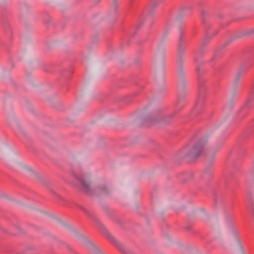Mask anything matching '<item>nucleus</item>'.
<instances>
[{
	"label": "nucleus",
	"instance_id": "obj_17",
	"mask_svg": "<svg viewBox=\"0 0 254 254\" xmlns=\"http://www.w3.org/2000/svg\"><path fill=\"white\" fill-rule=\"evenodd\" d=\"M225 221H232L231 216L229 215H225V218L224 220Z\"/></svg>",
	"mask_w": 254,
	"mask_h": 254
},
{
	"label": "nucleus",
	"instance_id": "obj_10",
	"mask_svg": "<svg viewBox=\"0 0 254 254\" xmlns=\"http://www.w3.org/2000/svg\"><path fill=\"white\" fill-rule=\"evenodd\" d=\"M172 27L171 23H166L163 31L164 36H166L170 32Z\"/></svg>",
	"mask_w": 254,
	"mask_h": 254
},
{
	"label": "nucleus",
	"instance_id": "obj_11",
	"mask_svg": "<svg viewBox=\"0 0 254 254\" xmlns=\"http://www.w3.org/2000/svg\"><path fill=\"white\" fill-rule=\"evenodd\" d=\"M185 209L184 204L182 203H177L174 206V209L176 211H179L181 210Z\"/></svg>",
	"mask_w": 254,
	"mask_h": 254
},
{
	"label": "nucleus",
	"instance_id": "obj_4",
	"mask_svg": "<svg viewBox=\"0 0 254 254\" xmlns=\"http://www.w3.org/2000/svg\"><path fill=\"white\" fill-rule=\"evenodd\" d=\"M96 227L104 235L106 238L122 253L125 254H133L130 250L125 248L117 239L113 237L102 223H98V225Z\"/></svg>",
	"mask_w": 254,
	"mask_h": 254
},
{
	"label": "nucleus",
	"instance_id": "obj_15",
	"mask_svg": "<svg viewBox=\"0 0 254 254\" xmlns=\"http://www.w3.org/2000/svg\"><path fill=\"white\" fill-rule=\"evenodd\" d=\"M8 121L10 123H11V124L13 123H14V122H16V120L14 117L8 118Z\"/></svg>",
	"mask_w": 254,
	"mask_h": 254
},
{
	"label": "nucleus",
	"instance_id": "obj_3",
	"mask_svg": "<svg viewBox=\"0 0 254 254\" xmlns=\"http://www.w3.org/2000/svg\"><path fill=\"white\" fill-rule=\"evenodd\" d=\"M18 203L19 206L24 210L41 211L43 212L45 215L46 221L58 222H64L65 221V219L60 215L50 212L42 211L39 208L31 204H25L22 202H18Z\"/></svg>",
	"mask_w": 254,
	"mask_h": 254
},
{
	"label": "nucleus",
	"instance_id": "obj_20",
	"mask_svg": "<svg viewBox=\"0 0 254 254\" xmlns=\"http://www.w3.org/2000/svg\"><path fill=\"white\" fill-rule=\"evenodd\" d=\"M252 217L253 221H254V211H253V213L252 214Z\"/></svg>",
	"mask_w": 254,
	"mask_h": 254
},
{
	"label": "nucleus",
	"instance_id": "obj_21",
	"mask_svg": "<svg viewBox=\"0 0 254 254\" xmlns=\"http://www.w3.org/2000/svg\"><path fill=\"white\" fill-rule=\"evenodd\" d=\"M3 147L5 149H8V147L6 145H4Z\"/></svg>",
	"mask_w": 254,
	"mask_h": 254
},
{
	"label": "nucleus",
	"instance_id": "obj_22",
	"mask_svg": "<svg viewBox=\"0 0 254 254\" xmlns=\"http://www.w3.org/2000/svg\"><path fill=\"white\" fill-rule=\"evenodd\" d=\"M205 41H206L205 39L203 40V41L202 42V45H204L205 43Z\"/></svg>",
	"mask_w": 254,
	"mask_h": 254
},
{
	"label": "nucleus",
	"instance_id": "obj_6",
	"mask_svg": "<svg viewBox=\"0 0 254 254\" xmlns=\"http://www.w3.org/2000/svg\"><path fill=\"white\" fill-rule=\"evenodd\" d=\"M200 217L202 220L203 221H215L217 219H215V216L211 214V213L204 207H201L198 209Z\"/></svg>",
	"mask_w": 254,
	"mask_h": 254
},
{
	"label": "nucleus",
	"instance_id": "obj_2",
	"mask_svg": "<svg viewBox=\"0 0 254 254\" xmlns=\"http://www.w3.org/2000/svg\"><path fill=\"white\" fill-rule=\"evenodd\" d=\"M165 53L163 50L158 49L154 54L153 63L155 68V79L158 83L165 80Z\"/></svg>",
	"mask_w": 254,
	"mask_h": 254
},
{
	"label": "nucleus",
	"instance_id": "obj_19",
	"mask_svg": "<svg viewBox=\"0 0 254 254\" xmlns=\"http://www.w3.org/2000/svg\"><path fill=\"white\" fill-rule=\"evenodd\" d=\"M157 217H158V219H157V220L158 221H162L163 220L162 219V215H158V216H157Z\"/></svg>",
	"mask_w": 254,
	"mask_h": 254
},
{
	"label": "nucleus",
	"instance_id": "obj_12",
	"mask_svg": "<svg viewBox=\"0 0 254 254\" xmlns=\"http://www.w3.org/2000/svg\"><path fill=\"white\" fill-rule=\"evenodd\" d=\"M113 228H115L116 229H125L124 228V223H116V225L113 227H112Z\"/></svg>",
	"mask_w": 254,
	"mask_h": 254
},
{
	"label": "nucleus",
	"instance_id": "obj_16",
	"mask_svg": "<svg viewBox=\"0 0 254 254\" xmlns=\"http://www.w3.org/2000/svg\"><path fill=\"white\" fill-rule=\"evenodd\" d=\"M241 72H238V73H237V75H236V78H235V82L236 83H237V82L238 81V80H239V78H240V76H241Z\"/></svg>",
	"mask_w": 254,
	"mask_h": 254
},
{
	"label": "nucleus",
	"instance_id": "obj_13",
	"mask_svg": "<svg viewBox=\"0 0 254 254\" xmlns=\"http://www.w3.org/2000/svg\"><path fill=\"white\" fill-rule=\"evenodd\" d=\"M186 95H187V94L186 93L182 92V93H180L179 96L178 102H179L181 100H183L185 98V97L186 96Z\"/></svg>",
	"mask_w": 254,
	"mask_h": 254
},
{
	"label": "nucleus",
	"instance_id": "obj_7",
	"mask_svg": "<svg viewBox=\"0 0 254 254\" xmlns=\"http://www.w3.org/2000/svg\"><path fill=\"white\" fill-rule=\"evenodd\" d=\"M174 115V113H173L165 116H161L159 117L157 122L164 125H170L173 122Z\"/></svg>",
	"mask_w": 254,
	"mask_h": 254
},
{
	"label": "nucleus",
	"instance_id": "obj_18",
	"mask_svg": "<svg viewBox=\"0 0 254 254\" xmlns=\"http://www.w3.org/2000/svg\"><path fill=\"white\" fill-rule=\"evenodd\" d=\"M118 0H113V3L112 6L114 9L117 8L118 6V3H117Z\"/></svg>",
	"mask_w": 254,
	"mask_h": 254
},
{
	"label": "nucleus",
	"instance_id": "obj_1",
	"mask_svg": "<svg viewBox=\"0 0 254 254\" xmlns=\"http://www.w3.org/2000/svg\"><path fill=\"white\" fill-rule=\"evenodd\" d=\"M96 175L92 172L84 173L79 180L83 189L87 192L93 193L96 195H105L109 193L110 189L106 184L102 181L94 183Z\"/></svg>",
	"mask_w": 254,
	"mask_h": 254
},
{
	"label": "nucleus",
	"instance_id": "obj_5",
	"mask_svg": "<svg viewBox=\"0 0 254 254\" xmlns=\"http://www.w3.org/2000/svg\"><path fill=\"white\" fill-rule=\"evenodd\" d=\"M207 143V140L205 138L201 139L191 148L188 150H183L185 157L196 158L198 157L202 152L205 146Z\"/></svg>",
	"mask_w": 254,
	"mask_h": 254
},
{
	"label": "nucleus",
	"instance_id": "obj_8",
	"mask_svg": "<svg viewBox=\"0 0 254 254\" xmlns=\"http://www.w3.org/2000/svg\"><path fill=\"white\" fill-rule=\"evenodd\" d=\"M179 53V59L178 61V68H179V74L180 76H183V60L182 56L184 53V50L181 47H179L178 50Z\"/></svg>",
	"mask_w": 254,
	"mask_h": 254
},
{
	"label": "nucleus",
	"instance_id": "obj_14",
	"mask_svg": "<svg viewBox=\"0 0 254 254\" xmlns=\"http://www.w3.org/2000/svg\"><path fill=\"white\" fill-rule=\"evenodd\" d=\"M192 227V225L191 223H189L187 225V226L184 227V229L186 231H190L191 230Z\"/></svg>",
	"mask_w": 254,
	"mask_h": 254
},
{
	"label": "nucleus",
	"instance_id": "obj_9",
	"mask_svg": "<svg viewBox=\"0 0 254 254\" xmlns=\"http://www.w3.org/2000/svg\"><path fill=\"white\" fill-rule=\"evenodd\" d=\"M11 167L15 169L18 170L21 168L29 172H33L32 169L30 168L21 162H14L11 164Z\"/></svg>",
	"mask_w": 254,
	"mask_h": 254
}]
</instances>
